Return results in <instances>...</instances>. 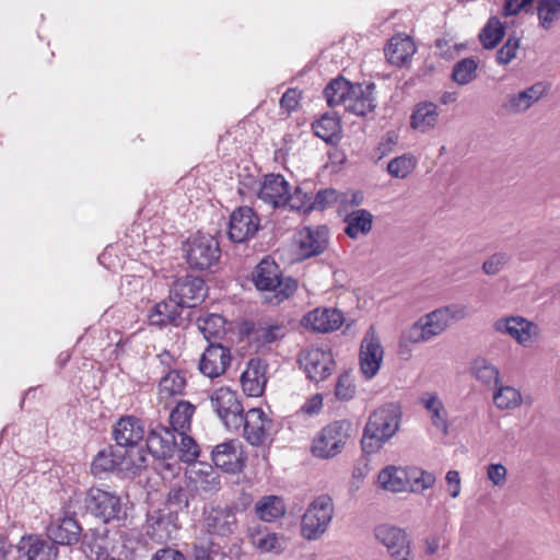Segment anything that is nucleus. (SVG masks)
<instances>
[{
	"instance_id": "nucleus-1",
	"label": "nucleus",
	"mask_w": 560,
	"mask_h": 560,
	"mask_svg": "<svg viewBox=\"0 0 560 560\" xmlns=\"http://www.w3.org/2000/svg\"><path fill=\"white\" fill-rule=\"evenodd\" d=\"M400 409L397 405L388 404L373 411L365 424L361 440L362 451L373 454L380 451L399 429Z\"/></svg>"
},
{
	"instance_id": "nucleus-2",
	"label": "nucleus",
	"mask_w": 560,
	"mask_h": 560,
	"mask_svg": "<svg viewBox=\"0 0 560 560\" xmlns=\"http://www.w3.org/2000/svg\"><path fill=\"white\" fill-rule=\"evenodd\" d=\"M253 281L259 291L273 292L271 303L279 304L295 292L298 283L294 279L281 277L279 266L269 258H264L253 273Z\"/></svg>"
},
{
	"instance_id": "nucleus-3",
	"label": "nucleus",
	"mask_w": 560,
	"mask_h": 560,
	"mask_svg": "<svg viewBox=\"0 0 560 560\" xmlns=\"http://www.w3.org/2000/svg\"><path fill=\"white\" fill-rule=\"evenodd\" d=\"M212 410L229 431H240L244 422V406L236 390L221 386L209 396Z\"/></svg>"
},
{
	"instance_id": "nucleus-4",
	"label": "nucleus",
	"mask_w": 560,
	"mask_h": 560,
	"mask_svg": "<svg viewBox=\"0 0 560 560\" xmlns=\"http://www.w3.org/2000/svg\"><path fill=\"white\" fill-rule=\"evenodd\" d=\"M352 425L347 420H338L324 427L314 438L312 453L318 458H332L343 450Z\"/></svg>"
},
{
	"instance_id": "nucleus-5",
	"label": "nucleus",
	"mask_w": 560,
	"mask_h": 560,
	"mask_svg": "<svg viewBox=\"0 0 560 560\" xmlns=\"http://www.w3.org/2000/svg\"><path fill=\"white\" fill-rule=\"evenodd\" d=\"M334 516V503L329 495L315 498L302 516L301 533L307 540L318 539L328 528Z\"/></svg>"
},
{
	"instance_id": "nucleus-6",
	"label": "nucleus",
	"mask_w": 560,
	"mask_h": 560,
	"mask_svg": "<svg viewBox=\"0 0 560 560\" xmlns=\"http://www.w3.org/2000/svg\"><path fill=\"white\" fill-rule=\"evenodd\" d=\"M86 509L104 523L121 521L127 516L125 503L118 494L101 488H91L85 497Z\"/></svg>"
},
{
	"instance_id": "nucleus-7",
	"label": "nucleus",
	"mask_w": 560,
	"mask_h": 560,
	"mask_svg": "<svg viewBox=\"0 0 560 560\" xmlns=\"http://www.w3.org/2000/svg\"><path fill=\"white\" fill-rule=\"evenodd\" d=\"M186 259L194 269L206 270L220 258L218 241L210 234L197 233L186 244Z\"/></svg>"
},
{
	"instance_id": "nucleus-8",
	"label": "nucleus",
	"mask_w": 560,
	"mask_h": 560,
	"mask_svg": "<svg viewBox=\"0 0 560 560\" xmlns=\"http://www.w3.org/2000/svg\"><path fill=\"white\" fill-rule=\"evenodd\" d=\"M178 515L170 509L152 510L147 515L145 534L155 542L163 544L176 537Z\"/></svg>"
},
{
	"instance_id": "nucleus-9",
	"label": "nucleus",
	"mask_w": 560,
	"mask_h": 560,
	"mask_svg": "<svg viewBox=\"0 0 560 560\" xmlns=\"http://www.w3.org/2000/svg\"><path fill=\"white\" fill-rule=\"evenodd\" d=\"M495 331L508 335L523 347H530L539 337L537 324L522 316H508L494 322Z\"/></svg>"
},
{
	"instance_id": "nucleus-10",
	"label": "nucleus",
	"mask_w": 560,
	"mask_h": 560,
	"mask_svg": "<svg viewBox=\"0 0 560 560\" xmlns=\"http://www.w3.org/2000/svg\"><path fill=\"white\" fill-rule=\"evenodd\" d=\"M306 376L313 382L326 380L332 372L334 359L330 351L318 347L305 349L299 359Z\"/></svg>"
},
{
	"instance_id": "nucleus-11",
	"label": "nucleus",
	"mask_w": 560,
	"mask_h": 560,
	"mask_svg": "<svg viewBox=\"0 0 560 560\" xmlns=\"http://www.w3.org/2000/svg\"><path fill=\"white\" fill-rule=\"evenodd\" d=\"M205 527L213 538H228L237 529L236 509L211 506L205 511Z\"/></svg>"
},
{
	"instance_id": "nucleus-12",
	"label": "nucleus",
	"mask_w": 560,
	"mask_h": 560,
	"mask_svg": "<svg viewBox=\"0 0 560 560\" xmlns=\"http://www.w3.org/2000/svg\"><path fill=\"white\" fill-rule=\"evenodd\" d=\"M206 291L205 281L201 278L186 276L173 283L171 296L180 308L195 307L203 301Z\"/></svg>"
},
{
	"instance_id": "nucleus-13",
	"label": "nucleus",
	"mask_w": 560,
	"mask_h": 560,
	"mask_svg": "<svg viewBox=\"0 0 560 560\" xmlns=\"http://www.w3.org/2000/svg\"><path fill=\"white\" fill-rule=\"evenodd\" d=\"M375 537L386 547L394 560H411L410 540L400 528L389 525H380L375 528Z\"/></svg>"
},
{
	"instance_id": "nucleus-14",
	"label": "nucleus",
	"mask_w": 560,
	"mask_h": 560,
	"mask_svg": "<svg viewBox=\"0 0 560 560\" xmlns=\"http://www.w3.org/2000/svg\"><path fill=\"white\" fill-rule=\"evenodd\" d=\"M467 307L460 304H451L434 310L422 316L420 319L429 334L430 339L441 335L453 322L460 320L467 316Z\"/></svg>"
},
{
	"instance_id": "nucleus-15",
	"label": "nucleus",
	"mask_w": 560,
	"mask_h": 560,
	"mask_svg": "<svg viewBox=\"0 0 560 560\" xmlns=\"http://www.w3.org/2000/svg\"><path fill=\"white\" fill-rule=\"evenodd\" d=\"M384 350L375 330L371 327L360 347V371L366 380L373 378L380 371Z\"/></svg>"
},
{
	"instance_id": "nucleus-16",
	"label": "nucleus",
	"mask_w": 560,
	"mask_h": 560,
	"mask_svg": "<svg viewBox=\"0 0 560 560\" xmlns=\"http://www.w3.org/2000/svg\"><path fill=\"white\" fill-rule=\"evenodd\" d=\"M260 220L249 207L235 209L229 223V236L235 243H242L253 237L259 230Z\"/></svg>"
},
{
	"instance_id": "nucleus-17",
	"label": "nucleus",
	"mask_w": 560,
	"mask_h": 560,
	"mask_svg": "<svg viewBox=\"0 0 560 560\" xmlns=\"http://www.w3.org/2000/svg\"><path fill=\"white\" fill-rule=\"evenodd\" d=\"M549 91V84L542 81L536 82L517 93L510 94L502 108L511 115H520L528 110L534 104L539 102Z\"/></svg>"
},
{
	"instance_id": "nucleus-18",
	"label": "nucleus",
	"mask_w": 560,
	"mask_h": 560,
	"mask_svg": "<svg viewBox=\"0 0 560 560\" xmlns=\"http://www.w3.org/2000/svg\"><path fill=\"white\" fill-rule=\"evenodd\" d=\"M294 243L302 258L319 255L327 246L328 230L324 225L304 226L295 233Z\"/></svg>"
},
{
	"instance_id": "nucleus-19",
	"label": "nucleus",
	"mask_w": 560,
	"mask_h": 560,
	"mask_svg": "<svg viewBox=\"0 0 560 560\" xmlns=\"http://www.w3.org/2000/svg\"><path fill=\"white\" fill-rule=\"evenodd\" d=\"M272 420L259 408H252L244 415V436L252 445H261L270 436Z\"/></svg>"
},
{
	"instance_id": "nucleus-20",
	"label": "nucleus",
	"mask_w": 560,
	"mask_h": 560,
	"mask_svg": "<svg viewBox=\"0 0 560 560\" xmlns=\"http://www.w3.org/2000/svg\"><path fill=\"white\" fill-rule=\"evenodd\" d=\"M143 421L135 416L121 417L113 427V438L117 445L128 448L137 446L145 436Z\"/></svg>"
},
{
	"instance_id": "nucleus-21",
	"label": "nucleus",
	"mask_w": 560,
	"mask_h": 560,
	"mask_svg": "<svg viewBox=\"0 0 560 560\" xmlns=\"http://www.w3.org/2000/svg\"><path fill=\"white\" fill-rule=\"evenodd\" d=\"M211 457L218 468L230 474L241 471L245 463L242 444L236 440L217 445L211 453Z\"/></svg>"
},
{
	"instance_id": "nucleus-22",
	"label": "nucleus",
	"mask_w": 560,
	"mask_h": 560,
	"mask_svg": "<svg viewBox=\"0 0 560 560\" xmlns=\"http://www.w3.org/2000/svg\"><path fill=\"white\" fill-rule=\"evenodd\" d=\"M133 463L128 456V451H120L114 446L101 450L94 457L91 470L94 476H101L114 470H129Z\"/></svg>"
},
{
	"instance_id": "nucleus-23",
	"label": "nucleus",
	"mask_w": 560,
	"mask_h": 560,
	"mask_svg": "<svg viewBox=\"0 0 560 560\" xmlns=\"http://www.w3.org/2000/svg\"><path fill=\"white\" fill-rule=\"evenodd\" d=\"M290 184L280 174H268L259 185L258 198L272 208L284 207Z\"/></svg>"
},
{
	"instance_id": "nucleus-24",
	"label": "nucleus",
	"mask_w": 560,
	"mask_h": 560,
	"mask_svg": "<svg viewBox=\"0 0 560 560\" xmlns=\"http://www.w3.org/2000/svg\"><path fill=\"white\" fill-rule=\"evenodd\" d=\"M231 362L230 350L220 343H210L199 361V371L210 378L222 375Z\"/></svg>"
},
{
	"instance_id": "nucleus-25",
	"label": "nucleus",
	"mask_w": 560,
	"mask_h": 560,
	"mask_svg": "<svg viewBox=\"0 0 560 560\" xmlns=\"http://www.w3.org/2000/svg\"><path fill=\"white\" fill-rule=\"evenodd\" d=\"M178 435L167 427H158L147 438V447L156 458H172L177 450Z\"/></svg>"
},
{
	"instance_id": "nucleus-26",
	"label": "nucleus",
	"mask_w": 560,
	"mask_h": 560,
	"mask_svg": "<svg viewBox=\"0 0 560 560\" xmlns=\"http://www.w3.org/2000/svg\"><path fill=\"white\" fill-rule=\"evenodd\" d=\"M188 485L196 491L212 493L220 489V478L214 468L206 463H195L186 472Z\"/></svg>"
},
{
	"instance_id": "nucleus-27",
	"label": "nucleus",
	"mask_w": 560,
	"mask_h": 560,
	"mask_svg": "<svg viewBox=\"0 0 560 560\" xmlns=\"http://www.w3.org/2000/svg\"><path fill=\"white\" fill-rule=\"evenodd\" d=\"M267 364L260 359H250L246 370L241 375L243 392L249 397H259L264 394L267 377Z\"/></svg>"
},
{
	"instance_id": "nucleus-28",
	"label": "nucleus",
	"mask_w": 560,
	"mask_h": 560,
	"mask_svg": "<svg viewBox=\"0 0 560 560\" xmlns=\"http://www.w3.org/2000/svg\"><path fill=\"white\" fill-rule=\"evenodd\" d=\"M343 323L342 313L336 308H316L308 312L302 319L305 328L318 332L337 330Z\"/></svg>"
},
{
	"instance_id": "nucleus-29",
	"label": "nucleus",
	"mask_w": 560,
	"mask_h": 560,
	"mask_svg": "<svg viewBox=\"0 0 560 560\" xmlns=\"http://www.w3.org/2000/svg\"><path fill=\"white\" fill-rule=\"evenodd\" d=\"M375 85L370 83L365 86L355 84L348 96V102L345 110L352 113L357 116H365L373 112L376 104L374 97Z\"/></svg>"
},
{
	"instance_id": "nucleus-30",
	"label": "nucleus",
	"mask_w": 560,
	"mask_h": 560,
	"mask_svg": "<svg viewBox=\"0 0 560 560\" xmlns=\"http://www.w3.org/2000/svg\"><path fill=\"white\" fill-rule=\"evenodd\" d=\"M420 404L427 410L432 425L444 436L448 435V412L439 395L435 392H425L420 397Z\"/></svg>"
},
{
	"instance_id": "nucleus-31",
	"label": "nucleus",
	"mask_w": 560,
	"mask_h": 560,
	"mask_svg": "<svg viewBox=\"0 0 560 560\" xmlns=\"http://www.w3.org/2000/svg\"><path fill=\"white\" fill-rule=\"evenodd\" d=\"M81 527L73 517L54 521L47 527L49 539L57 545H72L79 540Z\"/></svg>"
},
{
	"instance_id": "nucleus-32",
	"label": "nucleus",
	"mask_w": 560,
	"mask_h": 560,
	"mask_svg": "<svg viewBox=\"0 0 560 560\" xmlns=\"http://www.w3.org/2000/svg\"><path fill=\"white\" fill-rule=\"evenodd\" d=\"M18 548L27 560H56L57 558V548L38 536L22 537Z\"/></svg>"
},
{
	"instance_id": "nucleus-33",
	"label": "nucleus",
	"mask_w": 560,
	"mask_h": 560,
	"mask_svg": "<svg viewBox=\"0 0 560 560\" xmlns=\"http://www.w3.org/2000/svg\"><path fill=\"white\" fill-rule=\"evenodd\" d=\"M416 52V46L410 37L394 36L385 48L388 61L394 66L405 65Z\"/></svg>"
},
{
	"instance_id": "nucleus-34",
	"label": "nucleus",
	"mask_w": 560,
	"mask_h": 560,
	"mask_svg": "<svg viewBox=\"0 0 560 560\" xmlns=\"http://www.w3.org/2000/svg\"><path fill=\"white\" fill-rule=\"evenodd\" d=\"M377 482L384 490L402 492L408 489V468L386 466L377 476Z\"/></svg>"
},
{
	"instance_id": "nucleus-35",
	"label": "nucleus",
	"mask_w": 560,
	"mask_h": 560,
	"mask_svg": "<svg viewBox=\"0 0 560 560\" xmlns=\"http://www.w3.org/2000/svg\"><path fill=\"white\" fill-rule=\"evenodd\" d=\"M438 120V106L432 102H421L415 106L410 118V126L416 130L427 132L436 126Z\"/></svg>"
},
{
	"instance_id": "nucleus-36",
	"label": "nucleus",
	"mask_w": 560,
	"mask_h": 560,
	"mask_svg": "<svg viewBox=\"0 0 560 560\" xmlns=\"http://www.w3.org/2000/svg\"><path fill=\"white\" fill-rule=\"evenodd\" d=\"M373 214L365 209H357L345 217V233L350 238L368 235L373 226Z\"/></svg>"
},
{
	"instance_id": "nucleus-37",
	"label": "nucleus",
	"mask_w": 560,
	"mask_h": 560,
	"mask_svg": "<svg viewBox=\"0 0 560 560\" xmlns=\"http://www.w3.org/2000/svg\"><path fill=\"white\" fill-rule=\"evenodd\" d=\"M255 513L262 522H275L285 514L287 508L281 497L270 494L260 498L255 504Z\"/></svg>"
},
{
	"instance_id": "nucleus-38",
	"label": "nucleus",
	"mask_w": 560,
	"mask_h": 560,
	"mask_svg": "<svg viewBox=\"0 0 560 560\" xmlns=\"http://www.w3.org/2000/svg\"><path fill=\"white\" fill-rule=\"evenodd\" d=\"M180 307L170 295V301H162L155 304L149 313V323L152 326L164 327L167 324L176 323L180 316Z\"/></svg>"
},
{
	"instance_id": "nucleus-39",
	"label": "nucleus",
	"mask_w": 560,
	"mask_h": 560,
	"mask_svg": "<svg viewBox=\"0 0 560 560\" xmlns=\"http://www.w3.org/2000/svg\"><path fill=\"white\" fill-rule=\"evenodd\" d=\"M187 385L185 373L180 370H170L159 383L161 398L183 395Z\"/></svg>"
},
{
	"instance_id": "nucleus-40",
	"label": "nucleus",
	"mask_w": 560,
	"mask_h": 560,
	"mask_svg": "<svg viewBox=\"0 0 560 560\" xmlns=\"http://www.w3.org/2000/svg\"><path fill=\"white\" fill-rule=\"evenodd\" d=\"M195 409V406L189 401H179L171 411L170 429L174 430L177 434H183L189 431Z\"/></svg>"
},
{
	"instance_id": "nucleus-41",
	"label": "nucleus",
	"mask_w": 560,
	"mask_h": 560,
	"mask_svg": "<svg viewBox=\"0 0 560 560\" xmlns=\"http://www.w3.org/2000/svg\"><path fill=\"white\" fill-rule=\"evenodd\" d=\"M353 84L343 78L332 80L324 90V97L330 107L346 106Z\"/></svg>"
},
{
	"instance_id": "nucleus-42",
	"label": "nucleus",
	"mask_w": 560,
	"mask_h": 560,
	"mask_svg": "<svg viewBox=\"0 0 560 560\" xmlns=\"http://www.w3.org/2000/svg\"><path fill=\"white\" fill-rule=\"evenodd\" d=\"M493 404L500 410H511L522 405V395L518 389L510 385H495L493 392Z\"/></svg>"
},
{
	"instance_id": "nucleus-43",
	"label": "nucleus",
	"mask_w": 560,
	"mask_h": 560,
	"mask_svg": "<svg viewBox=\"0 0 560 560\" xmlns=\"http://www.w3.org/2000/svg\"><path fill=\"white\" fill-rule=\"evenodd\" d=\"M538 25L551 30L560 21V0H538L536 5Z\"/></svg>"
},
{
	"instance_id": "nucleus-44",
	"label": "nucleus",
	"mask_w": 560,
	"mask_h": 560,
	"mask_svg": "<svg viewBox=\"0 0 560 560\" xmlns=\"http://www.w3.org/2000/svg\"><path fill=\"white\" fill-rule=\"evenodd\" d=\"M505 35V26L497 16H491L479 33L485 49H493Z\"/></svg>"
},
{
	"instance_id": "nucleus-45",
	"label": "nucleus",
	"mask_w": 560,
	"mask_h": 560,
	"mask_svg": "<svg viewBox=\"0 0 560 560\" xmlns=\"http://www.w3.org/2000/svg\"><path fill=\"white\" fill-rule=\"evenodd\" d=\"M478 61L472 57L457 61L452 69V80L458 85H467L476 80Z\"/></svg>"
},
{
	"instance_id": "nucleus-46",
	"label": "nucleus",
	"mask_w": 560,
	"mask_h": 560,
	"mask_svg": "<svg viewBox=\"0 0 560 560\" xmlns=\"http://www.w3.org/2000/svg\"><path fill=\"white\" fill-rule=\"evenodd\" d=\"M471 374L482 384L498 385L500 382V372L490 361L485 358H477L471 362L470 365Z\"/></svg>"
},
{
	"instance_id": "nucleus-47",
	"label": "nucleus",
	"mask_w": 560,
	"mask_h": 560,
	"mask_svg": "<svg viewBox=\"0 0 560 560\" xmlns=\"http://www.w3.org/2000/svg\"><path fill=\"white\" fill-rule=\"evenodd\" d=\"M253 544L260 552L281 553L288 546V540L283 535L277 533H257L252 536Z\"/></svg>"
},
{
	"instance_id": "nucleus-48",
	"label": "nucleus",
	"mask_w": 560,
	"mask_h": 560,
	"mask_svg": "<svg viewBox=\"0 0 560 560\" xmlns=\"http://www.w3.org/2000/svg\"><path fill=\"white\" fill-rule=\"evenodd\" d=\"M435 475L427 470L409 467L408 468V489L413 493H422L435 483Z\"/></svg>"
},
{
	"instance_id": "nucleus-49",
	"label": "nucleus",
	"mask_w": 560,
	"mask_h": 560,
	"mask_svg": "<svg viewBox=\"0 0 560 560\" xmlns=\"http://www.w3.org/2000/svg\"><path fill=\"white\" fill-rule=\"evenodd\" d=\"M313 131L315 136L323 139L326 142H331L334 138L340 131L339 120L331 115H323L313 125Z\"/></svg>"
},
{
	"instance_id": "nucleus-50",
	"label": "nucleus",
	"mask_w": 560,
	"mask_h": 560,
	"mask_svg": "<svg viewBox=\"0 0 560 560\" xmlns=\"http://www.w3.org/2000/svg\"><path fill=\"white\" fill-rule=\"evenodd\" d=\"M417 165V159L412 154H402L390 160L387 164V172L392 177L406 178Z\"/></svg>"
},
{
	"instance_id": "nucleus-51",
	"label": "nucleus",
	"mask_w": 560,
	"mask_h": 560,
	"mask_svg": "<svg viewBox=\"0 0 560 560\" xmlns=\"http://www.w3.org/2000/svg\"><path fill=\"white\" fill-rule=\"evenodd\" d=\"M177 435L179 442L177 441L176 453H178L179 459L185 463L195 464L200 453L199 445L187 432Z\"/></svg>"
},
{
	"instance_id": "nucleus-52",
	"label": "nucleus",
	"mask_w": 560,
	"mask_h": 560,
	"mask_svg": "<svg viewBox=\"0 0 560 560\" xmlns=\"http://www.w3.org/2000/svg\"><path fill=\"white\" fill-rule=\"evenodd\" d=\"M198 328L207 340L217 338L224 330V319L217 314L198 318Z\"/></svg>"
},
{
	"instance_id": "nucleus-53",
	"label": "nucleus",
	"mask_w": 560,
	"mask_h": 560,
	"mask_svg": "<svg viewBox=\"0 0 560 560\" xmlns=\"http://www.w3.org/2000/svg\"><path fill=\"white\" fill-rule=\"evenodd\" d=\"M284 207L304 213L310 212L312 211V197L300 187H295L293 192H291V189L289 190L288 201H285Z\"/></svg>"
},
{
	"instance_id": "nucleus-54",
	"label": "nucleus",
	"mask_w": 560,
	"mask_h": 560,
	"mask_svg": "<svg viewBox=\"0 0 560 560\" xmlns=\"http://www.w3.org/2000/svg\"><path fill=\"white\" fill-rule=\"evenodd\" d=\"M256 339L262 345L272 343L285 335V328L282 325H268L256 330Z\"/></svg>"
},
{
	"instance_id": "nucleus-55",
	"label": "nucleus",
	"mask_w": 560,
	"mask_h": 560,
	"mask_svg": "<svg viewBox=\"0 0 560 560\" xmlns=\"http://www.w3.org/2000/svg\"><path fill=\"white\" fill-rule=\"evenodd\" d=\"M355 394V385L349 373H342L339 375L336 386L335 395L340 400H350Z\"/></svg>"
},
{
	"instance_id": "nucleus-56",
	"label": "nucleus",
	"mask_w": 560,
	"mask_h": 560,
	"mask_svg": "<svg viewBox=\"0 0 560 560\" xmlns=\"http://www.w3.org/2000/svg\"><path fill=\"white\" fill-rule=\"evenodd\" d=\"M520 39L516 37H509L497 52V62L501 66L509 65L516 57Z\"/></svg>"
},
{
	"instance_id": "nucleus-57",
	"label": "nucleus",
	"mask_w": 560,
	"mask_h": 560,
	"mask_svg": "<svg viewBox=\"0 0 560 560\" xmlns=\"http://www.w3.org/2000/svg\"><path fill=\"white\" fill-rule=\"evenodd\" d=\"M509 261L510 256L506 253H495L485 260L482 270L489 276H494L502 271Z\"/></svg>"
},
{
	"instance_id": "nucleus-58",
	"label": "nucleus",
	"mask_w": 560,
	"mask_h": 560,
	"mask_svg": "<svg viewBox=\"0 0 560 560\" xmlns=\"http://www.w3.org/2000/svg\"><path fill=\"white\" fill-rule=\"evenodd\" d=\"M167 508L172 511H178L188 506V497L182 487H173L166 498Z\"/></svg>"
},
{
	"instance_id": "nucleus-59",
	"label": "nucleus",
	"mask_w": 560,
	"mask_h": 560,
	"mask_svg": "<svg viewBox=\"0 0 560 560\" xmlns=\"http://www.w3.org/2000/svg\"><path fill=\"white\" fill-rule=\"evenodd\" d=\"M88 550L85 552L91 559L105 560L112 557L108 553L106 539L104 537L95 538L91 542H84Z\"/></svg>"
},
{
	"instance_id": "nucleus-60",
	"label": "nucleus",
	"mask_w": 560,
	"mask_h": 560,
	"mask_svg": "<svg viewBox=\"0 0 560 560\" xmlns=\"http://www.w3.org/2000/svg\"><path fill=\"white\" fill-rule=\"evenodd\" d=\"M338 200V192L335 189L319 190L314 198H312V210H324Z\"/></svg>"
},
{
	"instance_id": "nucleus-61",
	"label": "nucleus",
	"mask_w": 560,
	"mask_h": 560,
	"mask_svg": "<svg viewBox=\"0 0 560 560\" xmlns=\"http://www.w3.org/2000/svg\"><path fill=\"white\" fill-rule=\"evenodd\" d=\"M404 339L411 343L425 342L430 340L421 319L419 318L402 335Z\"/></svg>"
},
{
	"instance_id": "nucleus-62",
	"label": "nucleus",
	"mask_w": 560,
	"mask_h": 560,
	"mask_svg": "<svg viewBox=\"0 0 560 560\" xmlns=\"http://www.w3.org/2000/svg\"><path fill=\"white\" fill-rule=\"evenodd\" d=\"M506 468L502 464H490L487 467V477L493 486H503L506 480Z\"/></svg>"
},
{
	"instance_id": "nucleus-63",
	"label": "nucleus",
	"mask_w": 560,
	"mask_h": 560,
	"mask_svg": "<svg viewBox=\"0 0 560 560\" xmlns=\"http://www.w3.org/2000/svg\"><path fill=\"white\" fill-rule=\"evenodd\" d=\"M300 98V91L296 89H289L280 100L281 108L285 109L288 113L295 110L299 106Z\"/></svg>"
},
{
	"instance_id": "nucleus-64",
	"label": "nucleus",
	"mask_w": 560,
	"mask_h": 560,
	"mask_svg": "<svg viewBox=\"0 0 560 560\" xmlns=\"http://www.w3.org/2000/svg\"><path fill=\"white\" fill-rule=\"evenodd\" d=\"M397 143V135L395 132H387L382 140L380 141L376 152L377 158L383 159L384 156L388 155L390 152H393L395 145Z\"/></svg>"
}]
</instances>
